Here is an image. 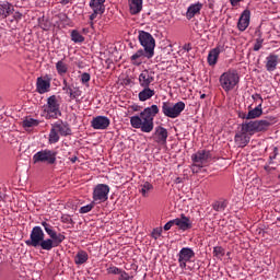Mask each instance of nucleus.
Returning a JSON list of instances; mask_svg holds the SVG:
<instances>
[{
	"instance_id": "nucleus-1",
	"label": "nucleus",
	"mask_w": 280,
	"mask_h": 280,
	"mask_svg": "<svg viewBox=\"0 0 280 280\" xmlns=\"http://www.w3.org/2000/svg\"><path fill=\"white\" fill-rule=\"evenodd\" d=\"M159 115V106L147 107L139 116H132L130 124L132 128H140L142 132H152L154 130V117Z\"/></svg>"
},
{
	"instance_id": "nucleus-2",
	"label": "nucleus",
	"mask_w": 280,
	"mask_h": 280,
	"mask_svg": "<svg viewBox=\"0 0 280 280\" xmlns=\"http://www.w3.org/2000/svg\"><path fill=\"white\" fill-rule=\"evenodd\" d=\"M238 82H240V74L235 70L224 72L220 77V84L222 89L225 91H233V89L237 86Z\"/></svg>"
},
{
	"instance_id": "nucleus-3",
	"label": "nucleus",
	"mask_w": 280,
	"mask_h": 280,
	"mask_svg": "<svg viewBox=\"0 0 280 280\" xmlns=\"http://www.w3.org/2000/svg\"><path fill=\"white\" fill-rule=\"evenodd\" d=\"M139 42L142 47H144L145 57L152 58L154 56V47H156V43L154 40V37L145 31H141L139 33Z\"/></svg>"
},
{
	"instance_id": "nucleus-4",
	"label": "nucleus",
	"mask_w": 280,
	"mask_h": 280,
	"mask_svg": "<svg viewBox=\"0 0 280 280\" xmlns=\"http://www.w3.org/2000/svg\"><path fill=\"white\" fill-rule=\"evenodd\" d=\"M185 110V104L183 102H178L176 104H172L170 102H164L162 105V112L165 117H170L171 119H176V117H180V113Z\"/></svg>"
},
{
	"instance_id": "nucleus-5",
	"label": "nucleus",
	"mask_w": 280,
	"mask_h": 280,
	"mask_svg": "<svg viewBox=\"0 0 280 280\" xmlns=\"http://www.w3.org/2000/svg\"><path fill=\"white\" fill-rule=\"evenodd\" d=\"M45 113H47V117L52 119H58L60 117V104L58 103V98L56 95L48 97L47 106L45 107Z\"/></svg>"
},
{
	"instance_id": "nucleus-6",
	"label": "nucleus",
	"mask_w": 280,
	"mask_h": 280,
	"mask_svg": "<svg viewBox=\"0 0 280 280\" xmlns=\"http://www.w3.org/2000/svg\"><path fill=\"white\" fill-rule=\"evenodd\" d=\"M34 163H48L49 165H54L56 163V152L51 150H43L37 152L33 156Z\"/></svg>"
},
{
	"instance_id": "nucleus-7",
	"label": "nucleus",
	"mask_w": 280,
	"mask_h": 280,
	"mask_svg": "<svg viewBox=\"0 0 280 280\" xmlns=\"http://www.w3.org/2000/svg\"><path fill=\"white\" fill-rule=\"evenodd\" d=\"M43 240H45V232H43L40 226H35L31 232V238L26 241L25 244L26 246H33L36 248L37 246H40Z\"/></svg>"
},
{
	"instance_id": "nucleus-8",
	"label": "nucleus",
	"mask_w": 280,
	"mask_h": 280,
	"mask_svg": "<svg viewBox=\"0 0 280 280\" xmlns=\"http://www.w3.org/2000/svg\"><path fill=\"white\" fill-rule=\"evenodd\" d=\"M110 191V187L106 184H98L93 191V199L95 202H106L108 200V194Z\"/></svg>"
},
{
	"instance_id": "nucleus-9",
	"label": "nucleus",
	"mask_w": 280,
	"mask_h": 280,
	"mask_svg": "<svg viewBox=\"0 0 280 280\" xmlns=\"http://www.w3.org/2000/svg\"><path fill=\"white\" fill-rule=\"evenodd\" d=\"M270 122L268 120H250L246 122L247 132H261L268 130Z\"/></svg>"
},
{
	"instance_id": "nucleus-10",
	"label": "nucleus",
	"mask_w": 280,
	"mask_h": 280,
	"mask_svg": "<svg viewBox=\"0 0 280 280\" xmlns=\"http://www.w3.org/2000/svg\"><path fill=\"white\" fill-rule=\"evenodd\" d=\"M106 0H91L90 8L93 10V13L90 15V21H95L97 14H104L106 7L104 5Z\"/></svg>"
},
{
	"instance_id": "nucleus-11",
	"label": "nucleus",
	"mask_w": 280,
	"mask_h": 280,
	"mask_svg": "<svg viewBox=\"0 0 280 280\" xmlns=\"http://www.w3.org/2000/svg\"><path fill=\"white\" fill-rule=\"evenodd\" d=\"M191 159L196 165L199 167H205V165L211 161V152L205 150L198 151L197 153L192 154Z\"/></svg>"
},
{
	"instance_id": "nucleus-12",
	"label": "nucleus",
	"mask_w": 280,
	"mask_h": 280,
	"mask_svg": "<svg viewBox=\"0 0 280 280\" xmlns=\"http://www.w3.org/2000/svg\"><path fill=\"white\" fill-rule=\"evenodd\" d=\"M156 77V74L154 73V71L152 69H145L142 70V72L139 75V84L142 88H148L150 86V84H152V82H154V78Z\"/></svg>"
},
{
	"instance_id": "nucleus-13",
	"label": "nucleus",
	"mask_w": 280,
	"mask_h": 280,
	"mask_svg": "<svg viewBox=\"0 0 280 280\" xmlns=\"http://www.w3.org/2000/svg\"><path fill=\"white\" fill-rule=\"evenodd\" d=\"M280 65V57L279 55L271 52L266 57L265 67L269 73L272 71H277V67Z\"/></svg>"
},
{
	"instance_id": "nucleus-14",
	"label": "nucleus",
	"mask_w": 280,
	"mask_h": 280,
	"mask_svg": "<svg viewBox=\"0 0 280 280\" xmlns=\"http://www.w3.org/2000/svg\"><path fill=\"white\" fill-rule=\"evenodd\" d=\"M110 126V119L106 116H97L92 120V128L94 130H106Z\"/></svg>"
},
{
	"instance_id": "nucleus-15",
	"label": "nucleus",
	"mask_w": 280,
	"mask_h": 280,
	"mask_svg": "<svg viewBox=\"0 0 280 280\" xmlns=\"http://www.w3.org/2000/svg\"><path fill=\"white\" fill-rule=\"evenodd\" d=\"M194 257V250L191 248L184 247L179 252L178 262L180 268H187V261Z\"/></svg>"
},
{
	"instance_id": "nucleus-16",
	"label": "nucleus",
	"mask_w": 280,
	"mask_h": 280,
	"mask_svg": "<svg viewBox=\"0 0 280 280\" xmlns=\"http://www.w3.org/2000/svg\"><path fill=\"white\" fill-rule=\"evenodd\" d=\"M224 51V47L222 45L217 46L215 48L211 49L208 55V65L213 66L218 62V58L220 54Z\"/></svg>"
},
{
	"instance_id": "nucleus-17",
	"label": "nucleus",
	"mask_w": 280,
	"mask_h": 280,
	"mask_svg": "<svg viewBox=\"0 0 280 280\" xmlns=\"http://www.w3.org/2000/svg\"><path fill=\"white\" fill-rule=\"evenodd\" d=\"M246 125L243 122L241 131L235 135V143L238 148H246Z\"/></svg>"
},
{
	"instance_id": "nucleus-18",
	"label": "nucleus",
	"mask_w": 280,
	"mask_h": 280,
	"mask_svg": "<svg viewBox=\"0 0 280 280\" xmlns=\"http://www.w3.org/2000/svg\"><path fill=\"white\" fill-rule=\"evenodd\" d=\"M129 12L137 15L143 10V0H128Z\"/></svg>"
},
{
	"instance_id": "nucleus-19",
	"label": "nucleus",
	"mask_w": 280,
	"mask_h": 280,
	"mask_svg": "<svg viewBox=\"0 0 280 280\" xmlns=\"http://www.w3.org/2000/svg\"><path fill=\"white\" fill-rule=\"evenodd\" d=\"M175 226H178L180 231H187L191 228V221L189 218L185 217V214H182L180 218L174 219Z\"/></svg>"
},
{
	"instance_id": "nucleus-20",
	"label": "nucleus",
	"mask_w": 280,
	"mask_h": 280,
	"mask_svg": "<svg viewBox=\"0 0 280 280\" xmlns=\"http://www.w3.org/2000/svg\"><path fill=\"white\" fill-rule=\"evenodd\" d=\"M200 10H202V3L197 2L195 4H191L187 9L186 19H188V21H191V19H194L196 14H200Z\"/></svg>"
},
{
	"instance_id": "nucleus-21",
	"label": "nucleus",
	"mask_w": 280,
	"mask_h": 280,
	"mask_svg": "<svg viewBox=\"0 0 280 280\" xmlns=\"http://www.w3.org/2000/svg\"><path fill=\"white\" fill-rule=\"evenodd\" d=\"M52 126L61 137H68V135H71V128H69V124L67 122H56Z\"/></svg>"
},
{
	"instance_id": "nucleus-22",
	"label": "nucleus",
	"mask_w": 280,
	"mask_h": 280,
	"mask_svg": "<svg viewBox=\"0 0 280 280\" xmlns=\"http://www.w3.org/2000/svg\"><path fill=\"white\" fill-rule=\"evenodd\" d=\"M154 135L158 143H165L167 141V129L158 127Z\"/></svg>"
},
{
	"instance_id": "nucleus-23",
	"label": "nucleus",
	"mask_w": 280,
	"mask_h": 280,
	"mask_svg": "<svg viewBox=\"0 0 280 280\" xmlns=\"http://www.w3.org/2000/svg\"><path fill=\"white\" fill-rule=\"evenodd\" d=\"M143 90L138 94L140 102H148L151 97H154V90L150 86L142 88Z\"/></svg>"
},
{
	"instance_id": "nucleus-24",
	"label": "nucleus",
	"mask_w": 280,
	"mask_h": 280,
	"mask_svg": "<svg viewBox=\"0 0 280 280\" xmlns=\"http://www.w3.org/2000/svg\"><path fill=\"white\" fill-rule=\"evenodd\" d=\"M143 58H147L145 50L140 49L131 56V62L132 65H136V67H139V65L143 62Z\"/></svg>"
},
{
	"instance_id": "nucleus-25",
	"label": "nucleus",
	"mask_w": 280,
	"mask_h": 280,
	"mask_svg": "<svg viewBox=\"0 0 280 280\" xmlns=\"http://www.w3.org/2000/svg\"><path fill=\"white\" fill-rule=\"evenodd\" d=\"M14 12V8L9 2L0 4V16L8 18Z\"/></svg>"
},
{
	"instance_id": "nucleus-26",
	"label": "nucleus",
	"mask_w": 280,
	"mask_h": 280,
	"mask_svg": "<svg viewBox=\"0 0 280 280\" xmlns=\"http://www.w3.org/2000/svg\"><path fill=\"white\" fill-rule=\"evenodd\" d=\"M261 115H264V109L261 108V104H259L248 112L246 119H257V117H261Z\"/></svg>"
},
{
	"instance_id": "nucleus-27",
	"label": "nucleus",
	"mask_w": 280,
	"mask_h": 280,
	"mask_svg": "<svg viewBox=\"0 0 280 280\" xmlns=\"http://www.w3.org/2000/svg\"><path fill=\"white\" fill-rule=\"evenodd\" d=\"M50 83L43 78L37 79V91L43 94L49 91Z\"/></svg>"
},
{
	"instance_id": "nucleus-28",
	"label": "nucleus",
	"mask_w": 280,
	"mask_h": 280,
	"mask_svg": "<svg viewBox=\"0 0 280 280\" xmlns=\"http://www.w3.org/2000/svg\"><path fill=\"white\" fill-rule=\"evenodd\" d=\"M152 189H154V186L150 182H144L140 185V194L143 196V198H148Z\"/></svg>"
},
{
	"instance_id": "nucleus-29",
	"label": "nucleus",
	"mask_w": 280,
	"mask_h": 280,
	"mask_svg": "<svg viewBox=\"0 0 280 280\" xmlns=\"http://www.w3.org/2000/svg\"><path fill=\"white\" fill-rule=\"evenodd\" d=\"M56 70L59 75H66V73L69 71V66L63 60H59L56 63Z\"/></svg>"
},
{
	"instance_id": "nucleus-30",
	"label": "nucleus",
	"mask_w": 280,
	"mask_h": 280,
	"mask_svg": "<svg viewBox=\"0 0 280 280\" xmlns=\"http://www.w3.org/2000/svg\"><path fill=\"white\" fill-rule=\"evenodd\" d=\"M88 260L89 254H86V252H79L74 258V261L78 265L86 264Z\"/></svg>"
},
{
	"instance_id": "nucleus-31",
	"label": "nucleus",
	"mask_w": 280,
	"mask_h": 280,
	"mask_svg": "<svg viewBox=\"0 0 280 280\" xmlns=\"http://www.w3.org/2000/svg\"><path fill=\"white\" fill-rule=\"evenodd\" d=\"M237 28L240 32H246V10L243 11L238 19Z\"/></svg>"
},
{
	"instance_id": "nucleus-32",
	"label": "nucleus",
	"mask_w": 280,
	"mask_h": 280,
	"mask_svg": "<svg viewBox=\"0 0 280 280\" xmlns=\"http://www.w3.org/2000/svg\"><path fill=\"white\" fill-rule=\"evenodd\" d=\"M39 246L43 248V250H51V248H56L51 238H43V241L39 243Z\"/></svg>"
},
{
	"instance_id": "nucleus-33",
	"label": "nucleus",
	"mask_w": 280,
	"mask_h": 280,
	"mask_svg": "<svg viewBox=\"0 0 280 280\" xmlns=\"http://www.w3.org/2000/svg\"><path fill=\"white\" fill-rule=\"evenodd\" d=\"M49 237L52 240L55 246H58L59 244H62V242H65V235L57 234L56 232H52Z\"/></svg>"
},
{
	"instance_id": "nucleus-34",
	"label": "nucleus",
	"mask_w": 280,
	"mask_h": 280,
	"mask_svg": "<svg viewBox=\"0 0 280 280\" xmlns=\"http://www.w3.org/2000/svg\"><path fill=\"white\" fill-rule=\"evenodd\" d=\"M58 141H60V136L58 135L56 127L52 126L49 133V143H58Z\"/></svg>"
},
{
	"instance_id": "nucleus-35",
	"label": "nucleus",
	"mask_w": 280,
	"mask_h": 280,
	"mask_svg": "<svg viewBox=\"0 0 280 280\" xmlns=\"http://www.w3.org/2000/svg\"><path fill=\"white\" fill-rule=\"evenodd\" d=\"M226 200H219V201H215L213 205H212V208L214 209V211H224V209H226Z\"/></svg>"
},
{
	"instance_id": "nucleus-36",
	"label": "nucleus",
	"mask_w": 280,
	"mask_h": 280,
	"mask_svg": "<svg viewBox=\"0 0 280 280\" xmlns=\"http://www.w3.org/2000/svg\"><path fill=\"white\" fill-rule=\"evenodd\" d=\"M71 38L73 43H84V36H82L78 31H72Z\"/></svg>"
},
{
	"instance_id": "nucleus-37",
	"label": "nucleus",
	"mask_w": 280,
	"mask_h": 280,
	"mask_svg": "<svg viewBox=\"0 0 280 280\" xmlns=\"http://www.w3.org/2000/svg\"><path fill=\"white\" fill-rule=\"evenodd\" d=\"M34 126H38V120L33 119V118H26L23 121V127L24 128H34Z\"/></svg>"
},
{
	"instance_id": "nucleus-38",
	"label": "nucleus",
	"mask_w": 280,
	"mask_h": 280,
	"mask_svg": "<svg viewBox=\"0 0 280 280\" xmlns=\"http://www.w3.org/2000/svg\"><path fill=\"white\" fill-rule=\"evenodd\" d=\"M213 256L214 257H224V249L221 246H217L213 248Z\"/></svg>"
},
{
	"instance_id": "nucleus-39",
	"label": "nucleus",
	"mask_w": 280,
	"mask_h": 280,
	"mask_svg": "<svg viewBox=\"0 0 280 280\" xmlns=\"http://www.w3.org/2000/svg\"><path fill=\"white\" fill-rule=\"evenodd\" d=\"M78 97H82V90H80L79 88H73L71 100H78Z\"/></svg>"
},
{
	"instance_id": "nucleus-40",
	"label": "nucleus",
	"mask_w": 280,
	"mask_h": 280,
	"mask_svg": "<svg viewBox=\"0 0 280 280\" xmlns=\"http://www.w3.org/2000/svg\"><path fill=\"white\" fill-rule=\"evenodd\" d=\"M163 233V229H161V228H156V229H154L153 230V232H152V237L154 238V240H159V237H161V234Z\"/></svg>"
},
{
	"instance_id": "nucleus-41",
	"label": "nucleus",
	"mask_w": 280,
	"mask_h": 280,
	"mask_svg": "<svg viewBox=\"0 0 280 280\" xmlns=\"http://www.w3.org/2000/svg\"><path fill=\"white\" fill-rule=\"evenodd\" d=\"M63 91H66V93L70 96V100L72 98V93H73V89H71L68 84H67V80H63Z\"/></svg>"
},
{
	"instance_id": "nucleus-42",
	"label": "nucleus",
	"mask_w": 280,
	"mask_h": 280,
	"mask_svg": "<svg viewBox=\"0 0 280 280\" xmlns=\"http://www.w3.org/2000/svg\"><path fill=\"white\" fill-rule=\"evenodd\" d=\"M108 275H121V270L117 267H109L107 269Z\"/></svg>"
},
{
	"instance_id": "nucleus-43",
	"label": "nucleus",
	"mask_w": 280,
	"mask_h": 280,
	"mask_svg": "<svg viewBox=\"0 0 280 280\" xmlns=\"http://www.w3.org/2000/svg\"><path fill=\"white\" fill-rule=\"evenodd\" d=\"M42 226H44V229L48 235H50L54 232V230L51 229V225H49V223H47L45 221L42 222Z\"/></svg>"
},
{
	"instance_id": "nucleus-44",
	"label": "nucleus",
	"mask_w": 280,
	"mask_h": 280,
	"mask_svg": "<svg viewBox=\"0 0 280 280\" xmlns=\"http://www.w3.org/2000/svg\"><path fill=\"white\" fill-rule=\"evenodd\" d=\"M262 43H264V39H257L254 45V51H259L261 49Z\"/></svg>"
},
{
	"instance_id": "nucleus-45",
	"label": "nucleus",
	"mask_w": 280,
	"mask_h": 280,
	"mask_svg": "<svg viewBox=\"0 0 280 280\" xmlns=\"http://www.w3.org/2000/svg\"><path fill=\"white\" fill-rule=\"evenodd\" d=\"M91 80V74L84 72L82 75H81V82H83V84H86V82H89Z\"/></svg>"
},
{
	"instance_id": "nucleus-46",
	"label": "nucleus",
	"mask_w": 280,
	"mask_h": 280,
	"mask_svg": "<svg viewBox=\"0 0 280 280\" xmlns=\"http://www.w3.org/2000/svg\"><path fill=\"white\" fill-rule=\"evenodd\" d=\"M91 209H93L92 205L84 206L80 209V213H89V211H91Z\"/></svg>"
},
{
	"instance_id": "nucleus-47",
	"label": "nucleus",
	"mask_w": 280,
	"mask_h": 280,
	"mask_svg": "<svg viewBox=\"0 0 280 280\" xmlns=\"http://www.w3.org/2000/svg\"><path fill=\"white\" fill-rule=\"evenodd\" d=\"M118 280H132V277H130L128 273H126L125 271L120 272V277Z\"/></svg>"
},
{
	"instance_id": "nucleus-48",
	"label": "nucleus",
	"mask_w": 280,
	"mask_h": 280,
	"mask_svg": "<svg viewBox=\"0 0 280 280\" xmlns=\"http://www.w3.org/2000/svg\"><path fill=\"white\" fill-rule=\"evenodd\" d=\"M175 222L174 220L168 221L165 225H164V231H170V229H172L174 226Z\"/></svg>"
},
{
	"instance_id": "nucleus-49",
	"label": "nucleus",
	"mask_w": 280,
	"mask_h": 280,
	"mask_svg": "<svg viewBox=\"0 0 280 280\" xmlns=\"http://www.w3.org/2000/svg\"><path fill=\"white\" fill-rule=\"evenodd\" d=\"M202 168V166L196 165V163H194L191 165V172L192 174H198L199 170Z\"/></svg>"
},
{
	"instance_id": "nucleus-50",
	"label": "nucleus",
	"mask_w": 280,
	"mask_h": 280,
	"mask_svg": "<svg viewBox=\"0 0 280 280\" xmlns=\"http://www.w3.org/2000/svg\"><path fill=\"white\" fill-rule=\"evenodd\" d=\"M250 24V11H246V27Z\"/></svg>"
},
{
	"instance_id": "nucleus-51",
	"label": "nucleus",
	"mask_w": 280,
	"mask_h": 280,
	"mask_svg": "<svg viewBox=\"0 0 280 280\" xmlns=\"http://www.w3.org/2000/svg\"><path fill=\"white\" fill-rule=\"evenodd\" d=\"M62 222H67L68 224H71V222H73V219H71V217L69 215H66V217H62Z\"/></svg>"
},
{
	"instance_id": "nucleus-52",
	"label": "nucleus",
	"mask_w": 280,
	"mask_h": 280,
	"mask_svg": "<svg viewBox=\"0 0 280 280\" xmlns=\"http://www.w3.org/2000/svg\"><path fill=\"white\" fill-rule=\"evenodd\" d=\"M184 51H191V44H185L183 46Z\"/></svg>"
},
{
	"instance_id": "nucleus-53",
	"label": "nucleus",
	"mask_w": 280,
	"mask_h": 280,
	"mask_svg": "<svg viewBox=\"0 0 280 280\" xmlns=\"http://www.w3.org/2000/svg\"><path fill=\"white\" fill-rule=\"evenodd\" d=\"M240 1H244V0H230L231 5H233V7L237 5V3H240Z\"/></svg>"
},
{
	"instance_id": "nucleus-54",
	"label": "nucleus",
	"mask_w": 280,
	"mask_h": 280,
	"mask_svg": "<svg viewBox=\"0 0 280 280\" xmlns=\"http://www.w3.org/2000/svg\"><path fill=\"white\" fill-rule=\"evenodd\" d=\"M175 183H176V185H178V184L183 183V179H182L180 177H177V178L175 179Z\"/></svg>"
},
{
	"instance_id": "nucleus-55",
	"label": "nucleus",
	"mask_w": 280,
	"mask_h": 280,
	"mask_svg": "<svg viewBox=\"0 0 280 280\" xmlns=\"http://www.w3.org/2000/svg\"><path fill=\"white\" fill-rule=\"evenodd\" d=\"M69 1H71V0H61V3H63V5H67V3H69Z\"/></svg>"
},
{
	"instance_id": "nucleus-56",
	"label": "nucleus",
	"mask_w": 280,
	"mask_h": 280,
	"mask_svg": "<svg viewBox=\"0 0 280 280\" xmlns=\"http://www.w3.org/2000/svg\"><path fill=\"white\" fill-rule=\"evenodd\" d=\"M21 13H15V19H21Z\"/></svg>"
},
{
	"instance_id": "nucleus-57",
	"label": "nucleus",
	"mask_w": 280,
	"mask_h": 280,
	"mask_svg": "<svg viewBox=\"0 0 280 280\" xmlns=\"http://www.w3.org/2000/svg\"><path fill=\"white\" fill-rule=\"evenodd\" d=\"M78 209L77 205H72V211H75Z\"/></svg>"
},
{
	"instance_id": "nucleus-58",
	"label": "nucleus",
	"mask_w": 280,
	"mask_h": 280,
	"mask_svg": "<svg viewBox=\"0 0 280 280\" xmlns=\"http://www.w3.org/2000/svg\"><path fill=\"white\" fill-rule=\"evenodd\" d=\"M206 97H207V94H201V95H200V98H201V100H205Z\"/></svg>"
},
{
	"instance_id": "nucleus-59",
	"label": "nucleus",
	"mask_w": 280,
	"mask_h": 280,
	"mask_svg": "<svg viewBox=\"0 0 280 280\" xmlns=\"http://www.w3.org/2000/svg\"><path fill=\"white\" fill-rule=\"evenodd\" d=\"M240 117L244 119L246 117V114H240Z\"/></svg>"
},
{
	"instance_id": "nucleus-60",
	"label": "nucleus",
	"mask_w": 280,
	"mask_h": 280,
	"mask_svg": "<svg viewBox=\"0 0 280 280\" xmlns=\"http://www.w3.org/2000/svg\"><path fill=\"white\" fill-rule=\"evenodd\" d=\"M3 196L4 195L0 194V202H1V200H3Z\"/></svg>"
},
{
	"instance_id": "nucleus-61",
	"label": "nucleus",
	"mask_w": 280,
	"mask_h": 280,
	"mask_svg": "<svg viewBox=\"0 0 280 280\" xmlns=\"http://www.w3.org/2000/svg\"><path fill=\"white\" fill-rule=\"evenodd\" d=\"M269 167H270V166H265V170L268 172Z\"/></svg>"
},
{
	"instance_id": "nucleus-62",
	"label": "nucleus",
	"mask_w": 280,
	"mask_h": 280,
	"mask_svg": "<svg viewBox=\"0 0 280 280\" xmlns=\"http://www.w3.org/2000/svg\"><path fill=\"white\" fill-rule=\"evenodd\" d=\"M72 163H75V158H74V159H72Z\"/></svg>"
},
{
	"instance_id": "nucleus-63",
	"label": "nucleus",
	"mask_w": 280,
	"mask_h": 280,
	"mask_svg": "<svg viewBox=\"0 0 280 280\" xmlns=\"http://www.w3.org/2000/svg\"><path fill=\"white\" fill-rule=\"evenodd\" d=\"M67 207H71V203L68 202V203H67Z\"/></svg>"
}]
</instances>
